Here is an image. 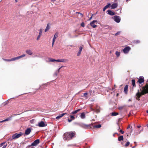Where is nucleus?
I'll return each instance as SVG.
<instances>
[{
  "mask_svg": "<svg viewBox=\"0 0 148 148\" xmlns=\"http://www.w3.org/2000/svg\"><path fill=\"white\" fill-rule=\"evenodd\" d=\"M75 135L74 132H70L65 133L63 135V138L65 140H69L71 139Z\"/></svg>",
  "mask_w": 148,
  "mask_h": 148,
  "instance_id": "obj_1",
  "label": "nucleus"
},
{
  "mask_svg": "<svg viewBox=\"0 0 148 148\" xmlns=\"http://www.w3.org/2000/svg\"><path fill=\"white\" fill-rule=\"evenodd\" d=\"M142 89L143 90L140 93L139 90H138L136 94V96L138 98L140 97L141 95L148 93V90L147 89V85L143 87Z\"/></svg>",
  "mask_w": 148,
  "mask_h": 148,
  "instance_id": "obj_2",
  "label": "nucleus"
},
{
  "mask_svg": "<svg viewBox=\"0 0 148 148\" xmlns=\"http://www.w3.org/2000/svg\"><path fill=\"white\" fill-rule=\"evenodd\" d=\"M23 134L21 132H20L19 134L15 133L12 136V139H17L20 137Z\"/></svg>",
  "mask_w": 148,
  "mask_h": 148,
  "instance_id": "obj_3",
  "label": "nucleus"
},
{
  "mask_svg": "<svg viewBox=\"0 0 148 148\" xmlns=\"http://www.w3.org/2000/svg\"><path fill=\"white\" fill-rule=\"evenodd\" d=\"M131 49V48L129 46L125 47L123 50V51L125 53H128Z\"/></svg>",
  "mask_w": 148,
  "mask_h": 148,
  "instance_id": "obj_4",
  "label": "nucleus"
},
{
  "mask_svg": "<svg viewBox=\"0 0 148 148\" xmlns=\"http://www.w3.org/2000/svg\"><path fill=\"white\" fill-rule=\"evenodd\" d=\"M114 20L116 22L119 23L120 21L121 18L119 16H114Z\"/></svg>",
  "mask_w": 148,
  "mask_h": 148,
  "instance_id": "obj_5",
  "label": "nucleus"
},
{
  "mask_svg": "<svg viewBox=\"0 0 148 148\" xmlns=\"http://www.w3.org/2000/svg\"><path fill=\"white\" fill-rule=\"evenodd\" d=\"M58 33L57 32L54 35V37H53V40H52V46H53L54 44V43L56 40V39L58 37Z\"/></svg>",
  "mask_w": 148,
  "mask_h": 148,
  "instance_id": "obj_6",
  "label": "nucleus"
},
{
  "mask_svg": "<svg viewBox=\"0 0 148 148\" xmlns=\"http://www.w3.org/2000/svg\"><path fill=\"white\" fill-rule=\"evenodd\" d=\"M25 56V54H23V55H22L21 56H19L12 58V59H11V60H12V61H14V60L19 59L20 58H21L22 57H24Z\"/></svg>",
  "mask_w": 148,
  "mask_h": 148,
  "instance_id": "obj_7",
  "label": "nucleus"
},
{
  "mask_svg": "<svg viewBox=\"0 0 148 148\" xmlns=\"http://www.w3.org/2000/svg\"><path fill=\"white\" fill-rule=\"evenodd\" d=\"M40 143L39 139H37L35 140L32 144L31 146H36L37 145Z\"/></svg>",
  "mask_w": 148,
  "mask_h": 148,
  "instance_id": "obj_8",
  "label": "nucleus"
},
{
  "mask_svg": "<svg viewBox=\"0 0 148 148\" xmlns=\"http://www.w3.org/2000/svg\"><path fill=\"white\" fill-rule=\"evenodd\" d=\"M97 21L94 20L90 23V25L93 28H95L97 25L95 24V23L97 22Z\"/></svg>",
  "mask_w": 148,
  "mask_h": 148,
  "instance_id": "obj_9",
  "label": "nucleus"
},
{
  "mask_svg": "<svg viewBox=\"0 0 148 148\" xmlns=\"http://www.w3.org/2000/svg\"><path fill=\"white\" fill-rule=\"evenodd\" d=\"M68 60L65 59H58L56 60V62H64L68 61Z\"/></svg>",
  "mask_w": 148,
  "mask_h": 148,
  "instance_id": "obj_10",
  "label": "nucleus"
},
{
  "mask_svg": "<svg viewBox=\"0 0 148 148\" xmlns=\"http://www.w3.org/2000/svg\"><path fill=\"white\" fill-rule=\"evenodd\" d=\"M92 110L93 111L97 113H99L100 112V107L99 106H97L95 109H92Z\"/></svg>",
  "mask_w": 148,
  "mask_h": 148,
  "instance_id": "obj_11",
  "label": "nucleus"
},
{
  "mask_svg": "<svg viewBox=\"0 0 148 148\" xmlns=\"http://www.w3.org/2000/svg\"><path fill=\"white\" fill-rule=\"evenodd\" d=\"M31 132V129L30 128L27 129L25 131V134L27 135L29 134Z\"/></svg>",
  "mask_w": 148,
  "mask_h": 148,
  "instance_id": "obj_12",
  "label": "nucleus"
},
{
  "mask_svg": "<svg viewBox=\"0 0 148 148\" xmlns=\"http://www.w3.org/2000/svg\"><path fill=\"white\" fill-rule=\"evenodd\" d=\"M38 126L40 127H43L45 126V123L44 122L41 121L38 123Z\"/></svg>",
  "mask_w": 148,
  "mask_h": 148,
  "instance_id": "obj_13",
  "label": "nucleus"
},
{
  "mask_svg": "<svg viewBox=\"0 0 148 148\" xmlns=\"http://www.w3.org/2000/svg\"><path fill=\"white\" fill-rule=\"evenodd\" d=\"M83 47L82 46H80L79 47V50L77 53V56H80V55L81 53V52L82 51V49H83Z\"/></svg>",
  "mask_w": 148,
  "mask_h": 148,
  "instance_id": "obj_14",
  "label": "nucleus"
},
{
  "mask_svg": "<svg viewBox=\"0 0 148 148\" xmlns=\"http://www.w3.org/2000/svg\"><path fill=\"white\" fill-rule=\"evenodd\" d=\"M118 6V4L117 3H114L112 4L111 6L112 9H115L117 8Z\"/></svg>",
  "mask_w": 148,
  "mask_h": 148,
  "instance_id": "obj_15",
  "label": "nucleus"
},
{
  "mask_svg": "<svg viewBox=\"0 0 148 148\" xmlns=\"http://www.w3.org/2000/svg\"><path fill=\"white\" fill-rule=\"evenodd\" d=\"M107 11L108 14L110 15L113 16L115 14L114 13L110 10H108Z\"/></svg>",
  "mask_w": 148,
  "mask_h": 148,
  "instance_id": "obj_16",
  "label": "nucleus"
},
{
  "mask_svg": "<svg viewBox=\"0 0 148 148\" xmlns=\"http://www.w3.org/2000/svg\"><path fill=\"white\" fill-rule=\"evenodd\" d=\"M144 82V79L143 77H141L139 78L138 80V82L140 84H141L143 82Z\"/></svg>",
  "mask_w": 148,
  "mask_h": 148,
  "instance_id": "obj_17",
  "label": "nucleus"
},
{
  "mask_svg": "<svg viewBox=\"0 0 148 148\" xmlns=\"http://www.w3.org/2000/svg\"><path fill=\"white\" fill-rule=\"evenodd\" d=\"M66 113H63L62 114H60L58 116H57L56 117V119H59L60 118H61V117H62L64 115H65V114H66Z\"/></svg>",
  "mask_w": 148,
  "mask_h": 148,
  "instance_id": "obj_18",
  "label": "nucleus"
},
{
  "mask_svg": "<svg viewBox=\"0 0 148 148\" xmlns=\"http://www.w3.org/2000/svg\"><path fill=\"white\" fill-rule=\"evenodd\" d=\"M111 4L110 3H108V4L106 5L104 7V8L103 9V11H104L106 9H107V8H108L109 6Z\"/></svg>",
  "mask_w": 148,
  "mask_h": 148,
  "instance_id": "obj_19",
  "label": "nucleus"
},
{
  "mask_svg": "<svg viewBox=\"0 0 148 148\" xmlns=\"http://www.w3.org/2000/svg\"><path fill=\"white\" fill-rule=\"evenodd\" d=\"M50 27L49 25V24H48L47 25V26L46 28V29H45V32H47L49 30V29H50Z\"/></svg>",
  "mask_w": 148,
  "mask_h": 148,
  "instance_id": "obj_20",
  "label": "nucleus"
},
{
  "mask_svg": "<svg viewBox=\"0 0 148 148\" xmlns=\"http://www.w3.org/2000/svg\"><path fill=\"white\" fill-rule=\"evenodd\" d=\"M80 117L82 119H84L85 118V114L84 112H82L81 113Z\"/></svg>",
  "mask_w": 148,
  "mask_h": 148,
  "instance_id": "obj_21",
  "label": "nucleus"
},
{
  "mask_svg": "<svg viewBox=\"0 0 148 148\" xmlns=\"http://www.w3.org/2000/svg\"><path fill=\"white\" fill-rule=\"evenodd\" d=\"M26 53L29 55H31L32 54V52L31 50H27L26 51Z\"/></svg>",
  "mask_w": 148,
  "mask_h": 148,
  "instance_id": "obj_22",
  "label": "nucleus"
},
{
  "mask_svg": "<svg viewBox=\"0 0 148 148\" xmlns=\"http://www.w3.org/2000/svg\"><path fill=\"white\" fill-rule=\"evenodd\" d=\"M128 87L127 85L125 86L124 88V91L125 94H127V91Z\"/></svg>",
  "mask_w": 148,
  "mask_h": 148,
  "instance_id": "obj_23",
  "label": "nucleus"
},
{
  "mask_svg": "<svg viewBox=\"0 0 148 148\" xmlns=\"http://www.w3.org/2000/svg\"><path fill=\"white\" fill-rule=\"evenodd\" d=\"M80 110H81L80 109H79L75 111L72 112L71 113V114H76V113H77L78 112H79V111H80Z\"/></svg>",
  "mask_w": 148,
  "mask_h": 148,
  "instance_id": "obj_24",
  "label": "nucleus"
},
{
  "mask_svg": "<svg viewBox=\"0 0 148 148\" xmlns=\"http://www.w3.org/2000/svg\"><path fill=\"white\" fill-rule=\"evenodd\" d=\"M90 125H86L84 124H82L81 125V126L82 127H84V128L90 126Z\"/></svg>",
  "mask_w": 148,
  "mask_h": 148,
  "instance_id": "obj_25",
  "label": "nucleus"
},
{
  "mask_svg": "<svg viewBox=\"0 0 148 148\" xmlns=\"http://www.w3.org/2000/svg\"><path fill=\"white\" fill-rule=\"evenodd\" d=\"M123 136H121L118 137V140L119 141H121V140H123Z\"/></svg>",
  "mask_w": 148,
  "mask_h": 148,
  "instance_id": "obj_26",
  "label": "nucleus"
},
{
  "mask_svg": "<svg viewBox=\"0 0 148 148\" xmlns=\"http://www.w3.org/2000/svg\"><path fill=\"white\" fill-rule=\"evenodd\" d=\"M119 113L118 112H113L111 113V115L112 116H116Z\"/></svg>",
  "mask_w": 148,
  "mask_h": 148,
  "instance_id": "obj_27",
  "label": "nucleus"
},
{
  "mask_svg": "<svg viewBox=\"0 0 148 148\" xmlns=\"http://www.w3.org/2000/svg\"><path fill=\"white\" fill-rule=\"evenodd\" d=\"M101 127V125L100 124H99L97 125H95L93 126L94 127L96 128H100Z\"/></svg>",
  "mask_w": 148,
  "mask_h": 148,
  "instance_id": "obj_28",
  "label": "nucleus"
},
{
  "mask_svg": "<svg viewBox=\"0 0 148 148\" xmlns=\"http://www.w3.org/2000/svg\"><path fill=\"white\" fill-rule=\"evenodd\" d=\"M132 83L133 86L134 87L135 86V80L134 79H132Z\"/></svg>",
  "mask_w": 148,
  "mask_h": 148,
  "instance_id": "obj_29",
  "label": "nucleus"
},
{
  "mask_svg": "<svg viewBox=\"0 0 148 148\" xmlns=\"http://www.w3.org/2000/svg\"><path fill=\"white\" fill-rule=\"evenodd\" d=\"M42 28L40 29L39 30V34L41 35L42 33Z\"/></svg>",
  "mask_w": 148,
  "mask_h": 148,
  "instance_id": "obj_30",
  "label": "nucleus"
},
{
  "mask_svg": "<svg viewBox=\"0 0 148 148\" xmlns=\"http://www.w3.org/2000/svg\"><path fill=\"white\" fill-rule=\"evenodd\" d=\"M59 73H58L57 72V71H56L53 74V76L54 77H55V76L56 77L57 76L58 74Z\"/></svg>",
  "mask_w": 148,
  "mask_h": 148,
  "instance_id": "obj_31",
  "label": "nucleus"
},
{
  "mask_svg": "<svg viewBox=\"0 0 148 148\" xmlns=\"http://www.w3.org/2000/svg\"><path fill=\"white\" fill-rule=\"evenodd\" d=\"M120 53L118 51H116V54L117 56V57L119 56L120 55Z\"/></svg>",
  "mask_w": 148,
  "mask_h": 148,
  "instance_id": "obj_32",
  "label": "nucleus"
},
{
  "mask_svg": "<svg viewBox=\"0 0 148 148\" xmlns=\"http://www.w3.org/2000/svg\"><path fill=\"white\" fill-rule=\"evenodd\" d=\"M56 60H55V59H49V61L51 62H54V61H56Z\"/></svg>",
  "mask_w": 148,
  "mask_h": 148,
  "instance_id": "obj_33",
  "label": "nucleus"
},
{
  "mask_svg": "<svg viewBox=\"0 0 148 148\" xmlns=\"http://www.w3.org/2000/svg\"><path fill=\"white\" fill-rule=\"evenodd\" d=\"M41 35H40V34H39V35L38 36L37 38V39H36V40H39V39L40 38V37L41 36Z\"/></svg>",
  "mask_w": 148,
  "mask_h": 148,
  "instance_id": "obj_34",
  "label": "nucleus"
},
{
  "mask_svg": "<svg viewBox=\"0 0 148 148\" xmlns=\"http://www.w3.org/2000/svg\"><path fill=\"white\" fill-rule=\"evenodd\" d=\"M130 143L129 141H128L125 144V147L128 146L130 144Z\"/></svg>",
  "mask_w": 148,
  "mask_h": 148,
  "instance_id": "obj_35",
  "label": "nucleus"
},
{
  "mask_svg": "<svg viewBox=\"0 0 148 148\" xmlns=\"http://www.w3.org/2000/svg\"><path fill=\"white\" fill-rule=\"evenodd\" d=\"M121 32L120 31L118 32L115 34V36H117V35L119 34Z\"/></svg>",
  "mask_w": 148,
  "mask_h": 148,
  "instance_id": "obj_36",
  "label": "nucleus"
},
{
  "mask_svg": "<svg viewBox=\"0 0 148 148\" xmlns=\"http://www.w3.org/2000/svg\"><path fill=\"white\" fill-rule=\"evenodd\" d=\"M81 25L83 27H84L85 26V24L84 22H82L81 24Z\"/></svg>",
  "mask_w": 148,
  "mask_h": 148,
  "instance_id": "obj_37",
  "label": "nucleus"
},
{
  "mask_svg": "<svg viewBox=\"0 0 148 148\" xmlns=\"http://www.w3.org/2000/svg\"><path fill=\"white\" fill-rule=\"evenodd\" d=\"M123 108H124L123 106H120L119 107L118 109L119 110H121L122 109H123Z\"/></svg>",
  "mask_w": 148,
  "mask_h": 148,
  "instance_id": "obj_38",
  "label": "nucleus"
},
{
  "mask_svg": "<svg viewBox=\"0 0 148 148\" xmlns=\"http://www.w3.org/2000/svg\"><path fill=\"white\" fill-rule=\"evenodd\" d=\"M5 142H3L2 143H1V144H0V146L1 147H2V146L3 145L5 144Z\"/></svg>",
  "mask_w": 148,
  "mask_h": 148,
  "instance_id": "obj_39",
  "label": "nucleus"
},
{
  "mask_svg": "<svg viewBox=\"0 0 148 148\" xmlns=\"http://www.w3.org/2000/svg\"><path fill=\"white\" fill-rule=\"evenodd\" d=\"M71 118L73 119H75V117L73 115H71L70 116Z\"/></svg>",
  "mask_w": 148,
  "mask_h": 148,
  "instance_id": "obj_40",
  "label": "nucleus"
},
{
  "mask_svg": "<svg viewBox=\"0 0 148 148\" xmlns=\"http://www.w3.org/2000/svg\"><path fill=\"white\" fill-rule=\"evenodd\" d=\"M10 118H7L5 120H4V121H9L10 120Z\"/></svg>",
  "mask_w": 148,
  "mask_h": 148,
  "instance_id": "obj_41",
  "label": "nucleus"
},
{
  "mask_svg": "<svg viewBox=\"0 0 148 148\" xmlns=\"http://www.w3.org/2000/svg\"><path fill=\"white\" fill-rule=\"evenodd\" d=\"M61 69V68H59L57 71H57V72L58 73H59V72H60V69Z\"/></svg>",
  "mask_w": 148,
  "mask_h": 148,
  "instance_id": "obj_42",
  "label": "nucleus"
},
{
  "mask_svg": "<svg viewBox=\"0 0 148 148\" xmlns=\"http://www.w3.org/2000/svg\"><path fill=\"white\" fill-rule=\"evenodd\" d=\"M4 60L7 61H12V60H11V59H4Z\"/></svg>",
  "mask_w": 148,
  "mask_h": 148,
  "instance_id": "obj_43",
  "label": "nucleus"
},
{
  "mask_svg": "<svg viewBox=\"0 0 148 148\" xmlns=\"http://www.w3.org/2000/svg\"><path fill=\"white\" fill-rule=\"evenodd\" d=\"M88 93L87 92H86V93H85L84 94V97H85L87 95H88Z\"/></svg>",
  "mask_w": 148,
  "mask_h": 148,
  "instance_id": "obj_44",
  "label": "nucleus"
},
{
  "mask_svg": "<svg viewBox=\"0 0 148 148\" xmlns=\"http://www.w3.org/2000/svg\"><path fill=\"white\" fill-rule=\"evenodd\" d=\"M7 146V144L4 145L3 147L2 148H5Z\"/></svg>",
  "mask_w": 148,
  "mask_h": 148,
  "instance_id": "obj_45",
  "label": "nucleus"
},
{
  "mask_svg": "<svg viewBox=\"0 0 148 148\" xmlns=\"http://www.w3.org/2000/svg\"><path fill=\"white\" fill-rule=\"evenodd\" d=\"M120 132H121L122 134H123L124 133V132L122 130H120Z\"/></svg>",
  "mask_w": 148,
  "mask_h": 148,
  "instance_id": "obj_46",
  "label": "nucleus"
},
{
  "mask_svg": "<svg viewBox=\"0 0 148 148\" xmlns=\"http://www.w3.org/2000/svg\"><path fill=\"white\" fill-rule=\"evenodd\" d=\"M72 121V120H71V119H68V121L69 122H71Z\"/></svg>",
  "mask_w": 148,
  "mask_h": 148,
  "instance_id": "obj_47",
  "label": "nucleus"
},
{
  "mask_svg": "<svg viewBox=\"0 0 148 148\" xmlns=\"http://www.w3.org/2000/svg\"><path fill=\"white\" fill-rule=\"evenodd\" d=\"M136 42L137 43H139L140 42L138 40H136Z\"/></svg>",
  "mask_w": 148,
  "mask_h": 148,
  "instance_id": "obj_48",
  "label": "nucleus"
},
{
  "mask_svg": "<svg viewBox=\"0 0 148 148\" xmlns=\"http://www.w3.org/2000/svg\"><path fill=\"white\" fill-rule=\"evenodd\" d=\"M4 122H5L4 120L0 121V123H1Z\"/></svg>",
  "mask_w": 148,
  "mask_h": 148,
  "instance_id": "obj_49",
  "label": "nucleus"
},
{
  "mask_svg": "<svg viewBox=\"0 0 148 148\" xmlns=\"http://www.w3.org/2000/svg\"><path fill=\"white\" fill-rule=\"evenodd\" d=\"M132 101V99H130L128 100L129 101Z\"/></svg>",
  "mask_w": 148,
  "mask_h": 148,
  "instance_id": "obj_50",
  "label": "nucleus"
},
{
  "mask_svg": "<svg viewBox=\"0 0 148 148\" xmlns=\"http://www.w3.org/2000/svg\"><path fill=\"white\" fill-rule=\"evenodd\" d=\"M77 13H78V14H80V15H81L82 16H83V14H82L81 13H80L79 12H78Z\"/></svg>",
  "mask_w": 148,
  "mask_h": 148,
  "instance_id": "obj_51",
  "label": "nucleus"
},
{
  "mask_svg": "<svg viewBox=\"0 0 148 148\" xmlns=\"http://www.w3.org/2000/svg\"><path fill=\"white\" fill-rule=\"evenodd\" d=\"M137 127L138 128H140V125H138L137 126Z\"/></svg>",
  "mask_w": 148,
  "mask_h": 148,
  "instance_id": "obj_52",
  "label": "nucleus"
},
{
  "mask_svg": "<svg viewBox=\"0 0 148 148\" xmlns=\"http://www.w3.org/2000/svg\"><path fill=\"white\" fill-rule=\"evenodd\" d=\"M56 1V0H51V1L52 2H53L55 1Z\"/></svg>",
  "mask_w": 148,
  "mask_h": 148,
  "instance_id": "obj_53",
  "label": "nucleus"
},
{
  "mask_svg": "<svg viewBox=\"0 0 148 148\" xmlns=\"http://www.w3.org/2000/svg\"><path fill=\"white\" fill-rule=\"evenodd\" d=\"M63 67H64L63 66H62L61 67H60V68H62Z\"/></svg>",
  "mask_w": 148,
  "mask_h": 148,
  "instance_id": "obj_54",
  "label": "nucleus"
},
{
  "mask_svg": "<svg viewBox=\"0 0 148 148\" xmlns=\"http://www.w3.org/2000/svg\"><path fill=\"white\" fill-rule=\"evenodd\" d=\"M135 146H133V147H132V148H135Z\"/></svg>",
  "mask_w": 148,
  "mask_h": 148,
  "instance_id": "obj_55",
  "label": "nucleus"
},
{
  "mask_svg": "<svg viewBox=\"0 0 148 148\" xmlns=\"http://www.w3.org/2000/svg\"><path fill=\"white\" fill-rule=\"evenodd\" d=\"M15 1L16 2H17V0H15Z\"/></svg>",
  "mask_w": 148,
  "mask_h": 148,
  "instance_id": "obj_56",
  "label": "nucleus"
},
{
  "mask_svg": "<svg viewBox=\"0 0 148 148\" xmlns=\"http://www.w3.org/2000/svg\"><path fill=\"white\" fill-rule=\"evenodd\" d=\"M116 134V133H115V134H113V136H114L115 134Z\"/></svg>",
  "mask_w": 148,
  "mask_h": 148,
  "instance_id": "obj_57",
  "label": "nucleus"
},
{
  "mask_svg": "<svg viewBox=\"0 0 148 148\" xmlns=\"http://www.w3.org/2000/svg\"><path fill=\"white\" fill-rule=\"evenodd\" d=\"M92 18V17H91L90 18V20Z\"/></svg>",
  "mask_w": 148,
  "mask_h": 148,
  "instance_id": "obj_58",
  "label": "nucleus"
},
{
  "mask_svg": "<svg viewBox=\"0 0 148 148\" xmlns=\"http://www.w3.org/2000/svg\"><path fill=\"white\" fill-rule=\"evenodd\" d=\"M130 127V126H129L128 127L127 129H128Z\"/></svg>",
  "mask_w": 148,
  "mask_h": 148,
  "instance_id": "obj_59",
  "label": "nucleus"
},
{
  "mask_svg": "<svg viewBox=\"0 0 148 148\" xmlns=\"http://www.w3.org/2000/svg\"><path fill=\"white\" fill-rule=\"evenodd\" d=\"M147 89L148 90V85H147Z\"/></svg>",
  "mask_w": 148,
  "mask_h": 148,
  "instance_id": "obj_60",
  "label": "nucleus"
},
{
  "mask_svg": "<svg viewBox=\"0 0 148 148\" xmlns=\"http://www.w3.org/2000/svg\"><path fill=\"white\" fill-rule=\"evenodd\" d=\"M147 112L148 113V110L147 111Z\"/></svg>",
  "mask_w": 148,
  "mask_h": 148,
  "instance_id": "obj_61",
  "label": "nucleus"
},
{
  "mask_svg": "<svg viewBox=\"0 0 148 148\" xmlns=\"http://www.w3.org/2000/svg\"><path fill=\"white\" fill-rule=\"evenodd\" d=\"M118 94H117V96H118Z\"/></svg>",
  "mask_w": 148,
  "mask_h": 148,
  "instance_id": "obj_62",
  "label": "nucleus"
},
{
  "mask_svg": "<svg viewBox=\"0 0 148 148\" xmlns=\"http://www.w3.org/2000/svg\"><path fill=\"white\" fill-rule=\"evenodd\" d=\"M147 127H148V125H147Z\"/></svg>",
  "mask_w": 148,
  "mask_h": 148,
  "instance_id": "obj_63",
  "label": "nucleus"
},
{
  "mask_svg": "<svg viewBox=\"0 0 148 148\" xmlns=\"http://www.w3.org/2000/svg\"><path fill=\"white\" fill-rule=\"evenodd\" d=\"M128 0H126V1H127Z\"/></svg>",
  "mask_w": 148,
  "mask_h": 148,
  "instance_id": "obj_64",
  "label": "nucleus"
}]
</instances>
